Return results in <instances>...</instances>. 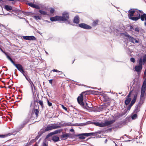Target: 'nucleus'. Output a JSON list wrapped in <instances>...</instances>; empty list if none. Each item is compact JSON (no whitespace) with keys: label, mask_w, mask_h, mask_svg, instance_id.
Here are the masks:
<instances>
[{"label":"nucleus","mask_w":146,"mask_h":146,"mask_svg":"<svg viewBox=\"0 0 146 146\" xmlns=\"http://www.w3.org/2000/svg\"><path fill=\"white\" fill-rule=\"evenodd\" d=\"M30 84L31 85V90L33 93V95H34V94L35 95V93L34 92L33 88H34V90H36V86H35L34 85L33 82H32L30 83Z\"/></svg>","instance_id":"21"},{"label":"nucleus","mask_w":146,"mask_h":146,"mask_svg":"<svg viewBox=\"0 0 146 146\" xmlns=\"http://www.w3.org/2000/svg\"><path fill=\"white\" fill-rule=\"evenodd\" d=\"M52 140L54 143L60 141L59 137L56 135H53L52 137Z\"/></svg>","instance_id":"20"},{"label":"nucleus","mask_w":146,"mask_h":146,"mask_svg":"<svg viewBox=\"0 0 146 146\" xmlns=\"http://www.w3.org/2000/svg\"><path fill=\"white\" fill-rule=\"evenodd\" d=\"M56 124H59L60 126H61V128L62 127H64V123H63L62 124V122H58Z\"/></svg>","instance_id":"59"},{"label":"nucleus","mask_w":146,"mask_h":146,"mask_svg":"<svg viewBox=\"0 0 146 146\" xmlns=\"http://www.w3.org/2000/svg\"><path fill=\"white\" fill-rule=\"evenodd\" d=\"M141 107L136 105L135 108V109L133 111V113H137L140 111Z\"/></svg>","instance_id":"26"},{"label":"nucleus","mask_w":146,"mask_h":146,"mask_svg":"<svg viewBox=\"0 0 146 146\" xmlns=\"http://www.w3.org/2000/svg\"><path fill=\"white\" fill-rule=\"evenodd\" d=\"M12 11L14 12L15 13H21L22 12L23 13V11L19 9H13L12 10Z\"/></svg>","instance_id":"45"},{"label":"nucleus","mask_w":146,"mask_h":146,"mask_svg":"<svg viewBox=\"0 0 146 146\" xmlns=\"http://www.w3.org/2000/svg\"><path fill=\"white\" fill-rule=\"evenodd\" d=\"M100 122H94L93 123V124H94V125L100 127Z\"/></svg>","instance_id":"53"},{"label":"nucleus","mask_w":146,"mask_h":146,"mask_svg":"<svg viewBox=\"0 0 146 146\" xmlns=\"http://www.w3.org/2000/svg\"><path fill=\"white\" fill-rule=\"evenodd\" d=\"M145 93V92H141V95L140 98V100L143 99V98H145L144 97Z\"/></svg>","instance_id":"47"},{"label":"nucleus","mask_w":146,"mask_h":146,"mask_svg":"<svg viewBox=\"0 0 146 146\" xmlns=\"http://www.w3.org/2000/svg\"><path fill=\"white\" fill-rule=\"evenodd\" d=\"M127 123L126 120H123L116 122L113 125L115 129L120 128L122 127L123 125H126Z\"/></svg>","instance_id":"6"},{"label":"nucleus","mask_w":146,"mask_h":146,"mask_svg":"<svg viewBox=\"0 0 146 146\" xmlns=\"http://www.w3.org/2000/svg\"><path fill=\"white\" fill-rule=\"evenodd\" d=\"M31 117L30 116L27 117L23 122L19 126V130H20L24 127L27 124L30 120Z\"/></svg>","instance_id":"9"},{"label":"nucleus","mask_w":146,"mask_h":146,"mask_svg":"<svg viewBox=\"0 0 146 146\" xmlns=\"http://www.w3.org/2000/svg\"><path fill=\"white\" fill-rule=\"evenodd\" d=\"M53 135H54V134L53 132H50L48 133V135H47L44 139L47 140V139H48L49 137L52 136Z\"/></svg>","instance_id":"39"},{"label":"nucleus","mask_w":146,"mask_h":146,"mask_svg":"<svg viewBox=\"0 0 146 146\" xmlns=\"http://www.w3.org/2000/svg\"><path fill=\"white\" fill-rule=\"evenodd\" d=\"M31 12H25L24 11H23V13L26 16H29V14L30 13H31Z\"/></svg>","instance_id":"50"},{"label":"nucleus","mask_w":146,"mask_h":146,"mask_svg":"<svg viewBox=\"0 0 146 146\" xmlns=\"http://www.w3.org/2000/svg\"><path fill=\"white\" fill-rule=\"evenodd\" d=\"M115 120L113 119L108 121L106 120L105 121L106 125H108L109 127H111V125H109L115 122Z\"/></svg>","instance_id":"23"},{"label":"nucleus","mask_w":146,"mask_h":146,"mask_svg":"<svg viewBox=\"0 0 146 146\" xmlns=\"http://www.w3.org/2000/svg\"><path fill=\"white\" fill-rule=\"evenodd\" d=\"M12 63L13 65L14 66H15L16 68H17L18 67L20 64H15L13 60L11 59L9 60Z\"/></svg>","instance_id":"35"},{"label":"nucleus","mask_w":146,"mask_h":146,"mask_svg":"<svg viewBox=\"0 0 146 146\" xmlns=\"http://www.w3.org/2000/svg\"><path fill=\"white\" fill-rule=\"evenodd\" d=\"M98 19L94 21L92 23V25L94 26H96L98 24Z\"/></svg>","instance_id":"46"},{"label":"nucleus","mask_w":146,"mask_h":146,"mask_svg":"<svg viewBox=\"0 0 146 146\" xmlns=\"http://www.w3.org/2000/svg\"><path fill=\"white\" fill-rule=\"evenodd\" d=\"M130 61L133 62V63H134L135 62V58H133V57H131L130 58Z\"/></svg>","instance_id":"61"},{"label":"nucleus","mask_w":146,"mask_h":146,"mask_svg":"<svg viewBox=\"0 0 146 146\" xmlns=\"http://www.w3.org/2000/svg\"><path fill=\"white\" fill-rule=\"evenodd\" d=\"M53 126V129H59L61 128V126L59 125H56L54 124H52Z\"/></svg>","instance_id":"42"},{"label":"nucleus","mask_w":146,"mask_h":146,"mask_svg":"<svg viewBox=\"0 0 146 146\" xmlns=\"http://www.w3.org/2000/svg\"><path fill=\"white\" fill-rule=\"evenodd\" d=\"M24 39L29 40H35L36 39V38L33 36H23Z\"/></svg>","instance_id":"15"},{"label":"nucleus","mask_w":146,"mask_h":146,"mask_svg":"<svg viewBox=\"0 0 146 146\" xmlns=\"http://www.w3.org/2000/svg\"><path fill=\"white\" fill-rule=\"evenodd\" d=\"M128 16L129 18L132 21H136L135 18L137 16V13H139L136 11L135 9H130L128 11Z\"/></svg>","instance_id":"3"},{"label":"nucleus","mask_w":146,"mask_h":146,"mask_svg":"<svg viewBox=\"0 0 146 146\" xmlns=\"http://www.w3.org/2000/svg\"><path fill=\"white\" fill-rule=\"evenodd\" d=\"M25 79L29 82V83H30L32 82L30 78L29 77L28 75L27 74H26L25 76H24Z\"/></svg>","instance_id":"37"},{"label":"nucleus","mask_w":146,"mask_h":146,"mask_svg":"<svg viewBox=\"0 0 146 146\" xmlns=\"http://www.w3.org/2000/svg\"><path fill=\"white\" fill-rule=\"evenodd\" d=\"M133 90H131L129 92L128 95L125 98V100L124 101V103L125 105L127 106L130 103V101L131 100V96L133 94Z\"/></svg>","instance_id":"7"},{"label":"nucleus","mask_w":146,"mask_h":146,"mask_svg":"<svg viewBox=\"0 0 146 146\" xmlns=\"http://www.w3.org/2000/svg\"><path fill=\"white\" fill-rule=\"evenodd\" d=\"M84 92H82L77 98V100L78 103L80 105L81 107L84 109L88 110L87 108H92V107H90L88 106V104L86 102L85 104L83 102L84 98L83 95L84 94Z\"/></svg>","instance_id":"2"},{"label":"nucleus","mask_w":146,"mask_h":146,"mask_svg":"<svg viewBox=\"0 0 146 146\" xmlns=\"http://www.w3.org/2000/svg\"><path fill=\"white\" fill-rule=\"evenodd\" d=\"M80 27L87 30H90L92 28V27L90 25L85 23H80L77 25Z\"/></svg>","instance_id":"12"},{"label":"nucleus","mask_w":146,"mask_h":146,"mask_svg":"<svg viewBox=\"0 0 146 146\" xmlns=\"http://www.w3.org/2000/svg\"><path fill=\"white\" fill-rule=\"evenodd\" d=\"M62 129H57L54 131H53V133L54 135L56 134H57L59 133H60L61 131H62Z\"/></svg>","instance_id":"38"},{"label":"nucleus","mask_w":146,"mask_h":146,"mask_svg":"<svg viewBox=\"0 0 146 146\" xmlns=\"http://www.w3.org/2000/svg\"><path fill=\"white\" fill-rule=\"evenodd\" d=\"M61 107L62 109H63L64 110H65L66 111L68 112V109L67 108H66V107H65L64 105L62 104L61 105Z\"/></svg>","instance_id":"60"},{"label":"nucleus","mask_w":146,"mask_h":146,"mask_svg":"<svg viewBox=\"0 0 146 146\" xmlns=\"http://www.w3.org/2000/svg\"><path fill=\"white\" fill-rule=\"evenodd\" d=\"M131 117L132 120H135L137 119L138 115L137 113H133L131 115Z\"/></svg>","instance_id":"28"},{"label":"nucleus","mask_w":146,"mask_h":146,"mask_svg":"<svg viewBox=\"0 0 146 146\" xmlns=\"http://www.w3.org/2000/svg\"><path fill=\"white\" fill-rule=\"evenodd\" d=\"M28 5L33 8L36 9H40V7L39 5L36 4H35L31 2H30L28 3Z\"/></svg>","instance_id":"17"},{"label":"nucleus","mask_w":146,"mask_h":146,"mask_svg":"<svg viewBox=\"0 0 146 146\" xmlns=\"http://www.w3.org/2000/svg\"><path fill=\"white\" fill-rule=\"evenodd\" d=\"M38 12L40 13V14L43 15H49V14L47 13V12L41 10H40Z\"/></svg>","instance_id":"30"},{"label":"nucleus","mask_w":146,"mask_h":146,"mask_svg":"<svg viewBox=\"0 0 146 146\" xmlns=\"http://www.w3.org/2000/svg\"><path fill=\"white\" fill-rule=\"evenodd\" d=\"M102 96H103V98L104 99L103 101L106 102L109 100L110 99L108 96L106 94L102 93V94H101Z\"/></svg>","instance_id":"22"},{"label":"nucleus","mask_w":146,"mask_h":146,"mask_svg":"<svg viewBox=\"0 0 146 146\" xmlns=\"http://www.w3.org/2000/svg\"><path fill=\"white\" fill-rule=\"evenodd\" d=\"M100 127H104L106 126L105 122H104V123L102 122H100Z\"/></svg>","instance_id":"52"},{"label":"nucleus","mask_w":146,"mask_h":146,"mask_svg":"<svg viewBox=\"0 0 146 146\" xmlns=\"http://www.w3.org/2000/svg\"><path fill=\"white\" fill-rule=\"evenodd\" d=\"M99 110H98V108L97 107L94 108V109L92 110V111H93L94 112H97L98 111L99 112Z\"/></svg>","instance_id":"62"},{"label":"nucleus","mask_w":146,"mask_h":146,"mask_svg":"<svg viewBox=\"0 0 146 146\" xmlns=\"http://www.w3.org/2000/svg\"><path fill=\"white\" fill-rule=\"evenodd\" d=\"M138 90H135L133 91V94H134V96H133V98L132 99L131 101V102L130 103V104L133 106V105L135 103L137 98V96L138 94Z\"/></svg>","instance_id":"11"},{"label":"nucleus","mask_w":146,"mask_h":146,"mask_svg":"<svg viewBox=\"0 0 146 146\" xmlns=\"http://www.w3.org/2000/svg\"><path fill=\"white\" fill-rule=\"evenodd\" d=\"M45 132L46 131H45L44 129H40V131L38 133V134L41 136L43 133Z\"/></svg>","instance_id":"36"},{"label":"nucleus","mask_w":146,"mask_h":146,"mask_svg":"<svg viewBox=\"0 0 146 146\" xmlns=\"http://www.w3.org/2000/svg\"><path fill=\"white\" fill-rule=\"evenodd\" d=\"M60 21L63 23H64L66 24H70L73 26L74 25L73 24L71 21L70 19V16L69 12L66 11L63 12L62 16H60Z\"/></svg>","instance_id":"1"},{"label":"nucleus","mask_w":146,"mask_h":146,"mask_svg":"<svg viewBox=\"0 0 146 146\" xmlns=\"http://www.w3.org/2000/svg\"><path fill=\"white\" fill-rule=\"evenodd\" d=\"M50 20L52 22H55L57 21H60V16L56 15L50 18Z\"/></svg>","instance_id":"16"},{"label":"nucleus","mask_w":146,"mask_h":146,"mask_svg":"<svg viewBox=\"0 0 146 146\" xmlns=\"http://www.w3.org/2000/svg\"><path fill=\"white\" fill-rule=\"evenodd\" d=\"M47 104L50 107L52 106V103L50 102L48 99H47Z\"/></svg>","instance_id":"57"},{"label":"nucleus","mask_w":146,"mask_h":146,"mask_svg":"<svg viewBox=\"0 0 146 146\" xmlns=\"http://www.w3.org/2000/svg\"><path fill=\"white\" fill-rule=\"evenodd\" d=\"M33 111L34 112V113L35 114L36 116V117H37L39 112V107L38 106V109H35V108H33Z\"/></svg>","instance_id":"29"},{"label":"nucleus","mask_w":146,"mask_h":146,"mask_svg":"<svg viewBox=\"0 0 146 146\" xmlns=\"http://www.w3.org/2000/svg\"><path fill=\"white\" fill-rule=\"evenodd\" d=\"M96 134L94 132L83 133L78 134L75 135L77 137H78L79 138L80 140L85 139L86 137H88L91 136H96Z\"/></svg>","instance_id":"5"},{"label":"nucleus","mask_w":146,"mask_h":146,"mask_svg":"<svg viewBox=\"0 0 146 146\" xmlns=\"http://www.w3.org/2000/svg\"><path fill=\"white\" fill-rule=\"evenodd\" d=\"M73 22L77 24H79L80 22V19L78 15H76L74 17L73 20Z\"/></svg>","instance_id":"19"},{"label":"nucleus","mask_w":146,"mask_h":146,"mask_svg":"<svg viewBox=\"0 0 146 146\" xmlns=\"http://www.w3.org/2000/svg\"><path fill=\"white\" fill-rule=\"evenodd\" d=\"M13 134L11 133H9L5 134H0V138H4L8 136H10Z\"/></svg>","instance_id":"33"},{"label":"nucleus","mask_w":146,"mask_h":146,"mask_svg":"<svg viewBox=\"0 0 146 146\" xmlns=\"http://www.w3.org/2000/svg\"><path fill=\"white\" fill-rule=\"evenodd\" d=\"M17 68L23 74L24 76L27 73V72L24 70L23 66L21 64L19 65Z\"/></svg>","instance_id":"14"},{"label":"nucleus","mask_w":146,"mask_h":146,"mask_svg":"<svg viewBox=\"0 0 146 146\" xmlns=\"http://www.w3.org/2000/svg\"><path fill=\"white\" fill-rule=\"evenodd\" d=\"M33 18L36 20H40L41 19V17L39 15H34L33 16Z\"/></svg>","instance_id":"41"},{"label":"nucleus","mask_w":146,"mask_h":146,"mask_svg":"<svg viewBox=\"0 0 146 146\" xmlns=\"http://www.w3.org/2000/svg\"><path fill=\"white\" fill-rule=\"evenodd\" d=\"M52 129H53L52 124L51 125L50 124L48 125L44 129L45 131L46 132L49 131L51 130Z\"/></svg>","instance_id":"25"},{"label":"nucleus","mask_w":146,"mask_h":146,"mask_svg":"<svg viewBox=\"0 0 146 146\" xmlns=\"http://www.w3.org/2000/svg\"><path fill=\"white\" fill-rule=\"evenodd\" d=\"M144 120L143 119V117L141 120V123H140V129H141V128H142L141 127L143 125V124L144 122Z\"/></svg>","instance_id":"63"},{"label":"nucleus","mask_w":146,"mask_h":146,"mask_svg":"<svg viewBox=\"0 0 146 146\" xmlns=\"http://www.w3.org/2000/svg\"><path fill=\"white\" fill-rule=\"evenodd\" d=\"M67 135H68V136L67 137L68 138H69L72 139L74 138V137H76V136H75V135H76L77 134L72 135L70 134L69 133H67Z\"/></svg>","instance_id":"40"},{"label":"nucleus","mask_w":146,"mask_h":146,"mask_svg":"<svg viewBox=\"0 0 146 146\" xmlns=\"http://www.w3.org/2000/svg\"><path fill=\"white\" fill-rule=\"evenodd\" d=\"M82 92H84L85 95L87 94H94L96 95H100V93H101V92H99L98 91H95L94 90H86Z\"/></svg>","instance_id":"8"},{"label":"nucleus","mask_w":146,"mask_h":146,"mask_svg":"<svg viewBox=\"0 0 146 146\" xmlns=\"http://www.w3.org/2000/svg\"><path fill=\"white\" fill-rule=\"evenodd\" d=\"M130 27V31H132V30H133L134 28L133 25H129Z\"/></svg>","instance_id":"64"},{"label":"nucleus","mask_w":146,"mask_h":146,"mask_svg":"<svg viewBox=\"0 0 146 146\" xmlns=\"http://www.w3.org/2000/svg\"><path fill=\"white\" fill-rule=\"evenodd\" d=\"M4 54L6 55L7 58L9 60H10L11 59V56L9 55V54L8 52H6Z\"/></svg>","instance_id":"43"},{"label":"nucleus","mask_w":146,"mask_h":146,"mask_svg":"<svg viewBox=\"0 0 146 146\" xmlns=\"http://www.w3.org/2000/svg\"><path fill=\"white\" fill-rule=\"evenodd\" d=\"M98 110H100L99 111V112L100 111H102L104 109V108L102 107L101 106L99 107H97Z\"/></svg>","instance_id":"54"},{"label":"nucleus","mask_w":146,"mask_h":146,"mask_svg":"<svg viewBox=\"0 0 146 146\" xmlns=\"http://www.w3.org/2000/svg\"><path fill=\"white\" fill-rule=\"evenodd\" d=\"M94 122H92V121H88L86 122L85 123V124H86V125L90 124H93Z\"/></svg>","instance_id":"55"},{"label":"nucleus","mask_w":146,"mask_h":146,"mask_svg":"<svg viewBox=\"0 0 146 146\" xmlns=\"http://www.w3.org/2000/svg\"><path fill=\"white\" fill-rule=\"evenodd\" d=\"M137 16L135 18L136 19V21L140 19L142 21H145L146 22V14L143 13V14H140L139 13H137Z\"/></svg>","instance_id":"10"},{"label":"nucleus","mask_w":146,"mask_h":146,"mask_svg":"<svg viewBox=\"0 0 146 146\" xmlns=\"http://www.w3.org/2000/svg\"><path fill=\"white\" fill-rule=\"evenodd\" d=\"M4 8L7 11H10V10H12V7L11 6L8 5H5L4 6Z\"/></svg>","instance_id":"31"},{"label":"nucleus","mask_w":146,"mask_h":146,"mask_svg":"<svg viewBox=\"0 0 146 146\" xmlns=\"http://www.w3.org/2000/svg\"><path fill=\"white\" fill-rule=\"evenodd\" d=\"M145 98H143V99L141 100H140V99L139 102L137 105L141 108L142 105L144 103Z\"/></svg>","instance_id":"32"},{"label":"nucleus","mask_w":146,"mask_h":146,"mask_svg":"<svg viewBox=\"0 0 146 146\" xmlns=\"http://www.w3.org/2000/svg\"><path fill=\"white\" fill-rule=\"evenodd\" d=\"M121 34L125 36V38L129 42H131L133 44L139 43V39L138 38H134L128 34L127 32L122 33Z\"/></svg>","instance_id":"4"},{"label":"nucleus","mask_w":146,"mask_h":146,"mask_svg":"<svg viewBox=\"0 0 146 146\" xmlns=\"http://www.w3.org/2000/svg\"><path fill=\"white\" fill-rule=\"evenodd\" d=\"M66 133H62V135H60V137L61 140H66L68 138L67 137L68 135Z\"/></svg>","instance_id":"18"},{"label":"nucleus","mask_w":146,"mask_h":146,"mask_svg":"<svg viewBox=\"0 0 146 146\" xmlns=\"http://www.w3.org/2000/svg\"><path fill=\"white\" fill-rule=\"evenodd\" d=\"M38 103L41 106L42 108L43 107V101L41 100H39Z\"/></svg>","instance_id":"56"},{"label":"nucleus","mask_w":146,"mask_h":146,"mask_svg":"<svg viewBox=\"0 0 146 146\" xmlns=\"http://www.w3.org/2000/svg\"><path fill=\"white\" fill-rule=\"evenodd\" d=\"M112 117L113 118V119H116L115 121H116L118 118L121 117L120 115V113H117L114 114V115H112Z\"/></svg>","instance_id":"24"},{"label":"nucleus","mask_w":146,"mask_h":146,"mask_svg":"<svg viewBox=\"0 0 146 146\" xmlns=\"http://www.w3.org/2000/svg\"><path fill=\"white\" fill-rule=\"evenodd\" d=\"M142 66L139 65H136L134 69V70L136 72L138 75L140 74L141 72L142 69Z\"/></svg>","instance_id":"13"},{"label":"nucleus","mask_w":146,"mask_h":146,"mask_svg":"<svg viewBox=\"0 0 146 146\" xmlns=\"http://www.w3.org/2000/svg\"><path fill=\"white\" fill-rule=\"evenodd\" d=\"M140 28H138V27H137L135 28H134L133 31L137 33H139L140 32Z\"/></svg>","instance_id":"49"},{"label":"nucleus","mask_w":146,"mask_h":146,"mask_svg":"<svg viewBox=\"0 0 146 146\" xmlns=\"http://www.w3.org/2000/svg\"><path fill=\"white\" fill-rule=\"evenodd\" d=\"M127 110L126 109H125L124 110L123 112L120 113L121 116L122 117L125 115L127 113Z\"/></svg>","instance_id":"48"},{"label":"nucleus","mask_w":146,"mask_h":146,"mask_svg":"<svg viewBox=\"0 0 146 146\" xmlns=\"http://www.w3.org/2000/svg\"><path fill=\"white\" fill-rule=\"evenodd\" d=\"M49 9H50L49 11L50 14H53L55 11V10L52 7H50Z\"/></svg>","instance_id":"44"},{"label":"nucleus","mask_w":146,"mask_h":146,"mask_svg":"<svg viewBox=\"0 0 146 146\" xmlns=\"http://www.w3.org/2000/svg\"><path fill=\"white\" fill-rule=\"evenodd\" d=\"M78 126H84L86 125V124L85 123H78Z\"/></svg>","instance_id":"58"},{"label":"nucleus","mask_w":146,"mask_h":146,"mask_svg":"<svg viewBox=\"0 0 146 146\" xmlns=\"http://www.w3.org/2000/svg\"><path fill=\"white\" fill-rule=\"evenodd\" d=\"M137 62L138 63L139 65L142 66V65H144V63H143V61L142 56H141V57H139V58L137 60Z\"/></svg>","instance_id":"27"},{"label":"nucleus","mask_w":146,"mask_h":146,"mask_svg":"<svg viewBox=\"0 0 146 146\" xmlns=\"http://www.w3.org/2000/svg\"><path fill=\"white\" fill-rule=\"evenodd\" d=\"M104 130H100L98 131L97 132H94V133H96V135H97V134H100L102 133L103 132H104Z\"/></svg>","instance_id":"51"},{"label":"nucleus","mask_w":146,"mask_h":146,"mask_svg":"<svg viewBox=\"0 0 146 146\" xmlns=\"http://www.w3.org/2000/svg\"><path fill=\"white\" fill-rule=\"evenodd\" d=\"M41 146H48V142L47 140L45 139H44Z\"/></svg>","instance_id":"34"}]
</instances>
